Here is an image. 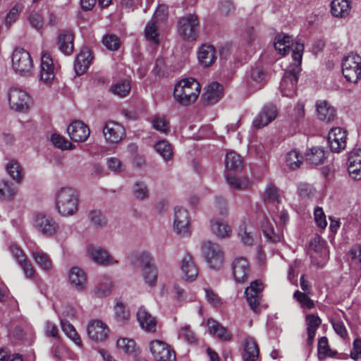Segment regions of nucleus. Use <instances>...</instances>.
Instances as JSON below:
<instances>
[{"label": "nucleus", "mask_w": 361, "mask_h": 361, "mask_svg": "<svg viewBox=\"0 0 361 361\" xmlns=\"http://www.w3.org/2000/svg\"><path fill=\"white\" fill-rule=\"evenodd\" d=\"M200 90V85L195 79L185 78L175 85L173 97L179 104L188 106L196 101Z\"/></svg>", "instance_id": "f257e3e1"}, {"label": "nucleus", "mask_w": 361, "mask_h": 361, "mask_svg": "<svg viewBox=\"0 0 361 361\" xmlns=\"http://www.w3.org/2000/svg\"><path fill=\"white\" fill-rule=\"evenodd\" d=\"M130 260V264L133 267L140 266L142 275L147 284L152 287L156 286L158 271L157 267L153 263L151 255L148 252L142 251L139 253L132 254Z\"/></svg>", "instance_id": "f03ea898"}, {"label": "nucleus", "mask_w": 361, "mask_h": 361, "mask_svg": "<svg viewBox=\"0 0 361 361\" xmlns=\"http://www.w3.org/2000/svg\"><path fill=\"white\" fill-rule=\"evenodd\" d=\"M56 208L61 216L73 215L78 208L76 191L71 188H61L56 196Z\"/></svg>", "instance_id": "7ed1b4c3"}, {"label": "nucleus", "mask_w": 361, "mask_h": 361, "mask_svg": "<svg viewBox=\"0 0 361 361\" xmlns=\"http://www.w3.org/2000/svg\"><path fill=\"white\" fill-rule=\"evenodd\" d=\"M200 23L196 15L188 14L179 18L177 31L180 37L187 41L196 40L199 33Z\"/></svg>", "instance_id": "20e7f679"}, {"label": "nucleus", "mask_w": 361, "mask_h": 361, "mask_svg": "<svg viewBox=\"0 0 361 361\" xmlns=\"http://www.w3.org/2000/svg\"><path fill=\"white\" fill-rule=\"evenodd\" d=\"M11 61L12 68L16 73L25 77L32 75L33 61L30 53L25 49H15L13 51Z\"/></svg>", "instance_id": "39448f33"}, {"label": "nucleus", "mask_w": 361, "mask_h": 361, "mask_svg": "<svg viewBox=\"0 0 361 361\" xmlns=\"http://www.w3.org/2000/svg\"><path fill=\"white\" fill-rule=\"evenodd\" d=\"M342 73L345 78L350 82H357L361 78V57L350 53L343 58Z\"/></svg>", "instance_id": "423d86ee"}, {"label": "nucleus", "mask_w": 361, "mask_h": 361, "mask_svg": "<svg viewBox=\"0 0 361 361\" xmlns=\"http://www.w3.org/2000/svg\"><path fill=\"white\" fill-rule=\"evenodd\" d=\"M202 253L210 269H220L224 262V254L219 245L211 241L202 244Z\"/></svg>", "instance_id": "0eeeda50"}, {"label": "nucleus", "mask_w": 361, "mask_h": 361, "mask_svg": "<svg viewBox=\"0 0 361 361\" xmlns=\"http://www.w3.org/2000/svg\"><path fill=\"white\" fill-rule=\"evenodd\" d=\"M33 226L39 233L46 237L53 236L58 229L56 221L51 216L44 213L36 214L33 221Z\"/></svg>", "instance_id": "6e6552de"}, {"label": "nucleus", "mask_w": 361, "mask_h": 361, "mask_svg": "<svg viewBox=\"0 0 361 361\" xmlns=\"http://www.w3.org/2000/svg\"><path fill=\"white\" fill-rule=\"evenodd\" d=\"M299 72L298 67L291 68L285 72L280 84L283 96L292 97L295 94Z\"/></svg>", "instance_id": "1a4fd4ad"}, {"label": "nucleus", "mask_w": 361, "mask_h": 361, "mask_svg": "<svg viewBox=\"0 0 361 361\" xmlns=\"http://www.w3.org/2000/svg\"><path fill=\"white\" fill-rule=\"evenodd\" d=\"M149 350L157 361H176V353L167 343L154 340L149 343Z\"/></svg>", "instance_id": "9d476101"}, {"label": "nucleus", "mask_w": 361, "mask_h": 361, "mask_svg": "<svg viewBox=\"0 0 361 361\" xmlns=\"http://www.w3.org/2000/svg\"><path fill=\"white\" fill-rule=\"evenodd\" d=\"M263 288V283L258 280L252 281L250 286L245 288V295L246 300L250 308L255 312L260 310V301Z\"/></svg>", "instance_id": "9b49d317"}, {"label": "nucleus", "mask_w": 361, "mask_h": 361, "mask_svg": "<svg viewBox=\"0 0 361 361\" xmlns=\"http://www.w3.org/2000/svg\"><path fill=\"white\" fill-rule=\"evenodd\" d=\"M103 134L108 144H117L126 136V130L120 123L109 121L103 128Z\"/></svg>", "instance_id": "f8f14e48"}, {"label": "nucleus", "mask_w": 361, "mask_h": 361, "mask_svg": "<svg viewBox=\"0 0 361 361\" xmlns=\"http://www.w3.org/2000/svg\"><path fill=\"white\" fill-rule=\"evenodd\" d=\"M109 329L103 322L93 320L87 326V335L92 341L100 343L104 341L109 336Z\"/></svg>", "instance_id": "ddd939ff"}, {"label": "nucleus", "mask_w": 361, "mask_h": 361, "mask_svg": "<svg viewBox=\"0 0 361 361\" xmlns=\"http://www.w3.org/2000/svg\"><path fill=\"white\" fill-rule=\"evenodd\" d=\"M10 107L17 111H24L28 109L29 96L23 90L11 88L8 94Z\"/></svg>", "instance_id": "4468645a"}, {"label": "nucleus", "mask_w": 361, "mask_h": 361, "mask_svg": "<svg viewBox=\"0 0 361 361\" xmlns=\"http://www.w3.org/2000/svg\"><path fill=\"white\" fill-rule=\"evenodd\" d=\"M190 219L187 209L176 207L174 208L173 228L178 235L185 236L189 233Z\"/></svg>", "instance_id": "2eb2a0df"}, {"label": "nucleus", "mask_w": 361, "mask_h": 361, "mask_svg": "<svg viewBox=\"0 0 361 361\" xmlns=\"http://www.w3.org/2000/svg\"><path fill=\"white\" fill-rule=\"evenodd\" d=\"M346 132L341 128H333L328 134V142L333 152H340L346 146Z\"/></svg>", "instance_id": "dca6fc26"}, {"label": "nucleus", "mask_w": 361, "mask_h": 361, "mask_svg": "<svg viewBox=\"0 0 361 361\" xmlns=\"http://www.w3.org/2000/svg\"><path fill=\"white\" fill-rule=\"evenodd\" d=\"M232 273L237 283L246 282L250 274V267L247 260L242 257L235 259L232 263Z\"/></svg>", "instance_id": "f3484780"}, {"label": "nucleus", "mask_w": 361, "mask_h": 361, "mask_svg": "<svg viewBox=\"0 0 361 361\" xmlns=\"http://www.w3.org/2000/svg\"><path fill=\"white\" fill-rule=\"evenodd\" d=\"M70 138L74 142H85L90 136V129L80 121L72 122L67 128Z\"/></svg>", "instance_id": "a211bd4d"}, {"label": "nucleus", "mask_w": 361, "mask_h": 361, "mask_svg": "<svg viewBox=\"0 0 361 361\" xmlns=\"http://www.w3.org/2000/svg\"><path fill=\"white\" fill-rule=\"evenodd\" d=\"M55 77L53 60L48 53H43L41 57L39 71L40 80L46 84L50 83Z\"/></svg>", "instance_id": "6ab92c4d"}, {"label": "nucleus", "mask_w": 361, "mask_h": 361, "mask_svg": "<svg viewBox=\"0 0 361 361\" xmlns=\"http://www.w3.org/2000/svg\"><path fill=\"white\" fill-rule=\"evenodd\" d=\"M277 109L273 104L264 106L253 121V126L256 128H261L276 118Z\"/></svg>", "instance_id": "aec40b11"}, {"label": "nucleus", "mask_w": 361, "mask_h": 361, "mask_svg": "<svg viewBox=\"0 0 361 361\" xmlns=\"http://www.w3.org/2000/svg\"><path fill=\"white\" fill-rule=\"evenodd\" d=\"M223 96V86L216 82L207 85L202 95V100L207 105H213L218 102Z\"/></svg>", "instance_id": "412c9836"}, {"label": "nucleus", "mask_w": 361, "mask_h": 361, "mask_svg": "<svg viewBox=\"0 0 361 361\" xmlns=\"http://www.w3.org/2000/svg\"><path fill=\"white\" fill-rule=\"evenodd\" d=\"M87 254L97 264L112 265L118 263L117 260L114 259L105 250L101 247L89 245Z\"/></svg>", "instance_id": "4be33fe9"}, {"label": "nucleus", "mask_w": 361, "mask_h": 361, "mask_svg": "<svg viewBox=\"0 0 361 361\" xmlns=\"http://www.w3.org/2000/svg\"><path fill=\"white\" fill-rule=\"evenodd\" d=\"M137 319L142 329L147 333L157 331V321L146 309L140 307L137 312Z\"/></svg>", "instance_id": "5701e85b"}, {"label": "nucleus", "mask_w": 361, "mask_h": 361, "mask_svg": "<svg viewBox=\"0 0 361 361\" xmlns=\"http://www.w3.org/2000/svg\"><path fill=\"white\" fill-rule=\"evenodd\" d=\"M92 59L93 56L90 50L87 47L82 48L74 62V69L76 75H80L85 73Z\"/></svg>", "instance_id": "b1692460"}, {"label": "nucleus", "mask_w": 361, "mask_h": 361, "mask_svg": "<svg viewBox=\"0 0 361 361\" xmlns=\"http://www.w3.org/2000/svg\"><path fill=\"white\" fill-rule=\"evenodd\" d=\"M74 35L72 31L63 30L61 31L57 37L59 49L65 55H71L74 49Z\"/></svg>", "instance_id": "393cba45"}, {"label": "nucleus", "mask_w": 361, "mask_h": 361, "mask_svg": "<svg viewBox=\"0 0 361 361\" xmlns=\"http://www.w3.org/2000/svg\"><path fill=\"white\" fill-rule=\"evenodd\" d=\"M197 58L203 67L211 66L216 60V51L214 46L202 44L198 50Z\"/></svg>", "instance_id": "a878e982"}, {"label": "nucleus", "mask_w": 361, "mask_h": 361, "mask_svg": "<svg viewBox=\"0 0 361 361\" xmlns=\"http://www.w3.org/2000/svg\"><path fill=\"white\" fill-rule=\"evenodd\" d=\"M315 107L319 120L330 122L335 118L336 111L326 100H317Z\"/></svg>", "instance_id": "bb28decb"}, {"label": "nucleus", "mask_w": 361, "mask_h": 361, "mask_svg": "<svg viewBox=\"0 0 361 361\" xmlns=\"http://www.w3.org/2000/svg\"><path fill=\"white\" fill-rule=\"evenodd\" d=\"M68 280L73 288L82 291L86 288L87 278L82 269L79 267H72L68 273Z\"/></svg>", "instance_id": "cd10ccee"}, {"label": "nucleus", "mask_w": 361, "mask_h": 361, "mask_svg": "<svg viewBox=\"0 0 361 361\" xmlns=\"http://www.w3.org/2000/svg\"><path fill=\"white\" fill-rule=\"evenodd\" d=\"M183 279L189 282L195 281L198 275V269L192 257L186 254L181 261Z\"/></svg>", "instance_id": "c85d7f7f"}, {"label": "nucleus", "mask_w": 361, "mask_h": 361, "mask_svg": "<svg viewBox=\"0 0 361 361\" xmlns=\"http://www.w3.org/2000/svg\"><path fill=\"white\" fill-rule=\"evenodd\" d=\"M266 73L262 67L256 66L252 67L247 73V82L256 88H261L266 82Z\"/></svg>", "instance_id": "c756f323"}, {"label": "nucleus", "mask_w": 361, "mask_h": 361, "mask_svg": "<svg viewBox=\"0 0 361 361\" xmlns=\"http://www.w3.org/2000/svg\"><path fill=\"white\" fill-rule=\"evenodd\" d=\"M210 227L213 233L220 238L228 237L231 233V228L228 224L216 216L211 219Z\"/></svg>", "instance_id": "7c9ffc66"}, {"label": "nucleus", "mask_w": 361, "mask_h": 361, "mask_svg": "<svg viewBox=\"0 0 361 361\" xmlns=\"http://www.w3.org/2000/svg\"><path fill=\"white\" fill-rule=\"evenodd\" d=\"M305 322L307 324V345H311L314 341L316 332L319 326L321 325L322 319L318 315L309 314L306 315Z\"/></svg>", "instance_id": "2f4dec72"}, {"label": "nucleus", "mask_w": 361, "mask_h": 361, "mask_svg": "<svg viewBox=\"0 0 361 361\" xmlns=\"http://www.w3.org/2000/svg\"><path fill=\"white\" fill-rule=\"evenodd\" d=\"M225 164L228 173H238L243 168V160L240 156L234 152L227 153Z\"/></svg>", "instance_id": "473e14b6"}, {"label": "nucleus", "mask_w": 361, "mask_h": 361, "mask_svg": "<svg viewBox=\"0 0 361 361\" xmlns=\"http://www.w3.org/2000/svg\"><path fill=\"white\" fill-rule=\"evenodd\" d=\"M207 326L210 334L216 335L220 339L228 341L231 338V334L217 321L213 319H209Z\"/></svg>", "instance_id": "72a5a7b5"}, {"label": "nucleus", "mask_w": 361, "mask_h": 361, "mask_svg": "<svg viewBox=\"0 0 361 361\" xmlns=\"http://www.w3.org/2000/svg\"><path fill=\"white\" fill-rule=\"evenodd\" d=\"M350 11V1L348 0H333L331 3V12L335 17H345Z\"/></svg>", "instance_id": "f704fd0d"}, {"label": "nucleus", "mask_w": 361, "mask_h": 361, "mask_svg": "<svg viewBox=\"0 0 361 361\" xmlns=\"http://www.w3.org/2000/svg\"><path fill=\"white\" fill-rule=\"evenodd\" d=\"M259 355V348L252 338H247L244 342L243 361H255Z\"/></svg>", "instance_id": "c9c22d12"}, {"label": "nucleus", "mask_w": 361, "mask_h": 361, "mask_svg": "<svg viewBox=\"0 0 361 361\" xmlns=\"http://www.w3.org/2000/svg\"><path fill=\"white\" fill-rule=\"evenodd\" d=\"M145 36L148 41L155 44L159 43V34L158 32L157 20L153 16L147 23L145 28Z\"/></svg>", "instance_id": "e433bc0d"}, {"label": "nucleus", "mask_w": 361, "mask_h": 361, "mask_svg": "<svg viewBox=\"0 0 361 361\" xmlns=\"http://www.w3.org/2000/svg\"><path fill=\"white\" fill-rule=\"evenodd\" d=\"M32 257L42 269L48 271L52 269V261L46 252L40 250L33 251Z\"/></svg>", "instance_id": "4c0bfd02"}, {"label": "nucleus", "mask_w": 361, "mask_h": 361, "mask_svg": "<svg viewBox=\"0 0 361 361\" xmlns=\"http://www.w3.org/2000/svg\"><path fill=\"white\" fill-rule=\"evenodd\" d=\"M275 222L272 223L269 219H264L262 224V228L264 235L266 236L268 240L272 243H277L281 241V233L275 231Z\"/></svg>", "instance_id": "58836bf2"}, {"label": "nucleus", "mask_w": 361, "mask_h": 361, "mask_svg": "<svg viewBox=\"0 0 361 361\" xmlns=\"http://www.w3.org/2000/svg\"><path fill=\"white\" fill-rule=\"evenodd\" d=\"M306 160L312 164H323L326 159V152L322 147H314L305 154Z\"/></svg>", "instance_id": "ea45409f"}, {"label": "nucleus", "mask_w": 361, "mask_h": 361, "mask_svg": "<svg viewBox=\"0 0 361 361\" xmlns=\"http://www.w3.org/2000/svg\"><path fill=\"white\" fill-rule=\"evenodd\" d=\"M348 256L351 267L361 272V245H354L350 249Z\"/></svg>", "instance_id": "a19ab883"}, {"label": "nucleus", "mask_w": 361, "mask_h": 361, "mask_svg": "<svg viewBox=\"0 0 361 361\" xmlns=\"http://www.w3.org/2000/svg\"><path fill=\"white\" fill-rule=\"evenodd\" d=\"M291 46L290 36L278 35L275 37L274 48L281 55L285 56L288 54Z\"/></svg>", "instance_id": "79ce46f5"}, {"label": "nucleus", "mask_w": 361, "mask_h": 361, "mask_svg": "<svg viewBox=\"0 0 361 361\" xmlns=\"http://www.w3.org/2000/svg\"><path fill=\"white\" fill-rule=\"evenodd\" d=\"M61 326L64 334L79 347L82 346L81 338L74 326L66 319L61 320Z\"/></svg>", "instance_id": "37998d69"}, {"label": "nucleus", "mask_w": 361, "mask_h": 361, "mask_svg": "<svg viewBox=\"0 0 361 361\" xmlns=\"http://www.w3.org/2000/svg\"><path fill=\"white\" fill-rule=\"evenodd\" d=\"M154 149L165 161L172 159L173 155L172 147L166 140L157 142L154 145Z\"/></svg>", "instance_id": "c03bdc74"}, {"label": "nucleus", "mask_w": 361, "mask_h": 361, "mask_svg": "<svg viewBox=\"0 0 361 361\" xmlns=\"http://www.w3.org/2000/svg\"><path fill=\"white\" fill-rule=\"evenodd\" d=\"M226 183L231 188L235 190H242L246 188L249 184V180L247 178H240L233 175V173L226 175Z\"/></svg>", "instance_id": "a18cd8bd"}, {"label": "nucleus", "mask_w": 361, "mask_h": 361, "mask_svg": "<svg viewBox=\"0 0 361 361\" xmlns=\"http://www.w3.org/2000/svg\"><path fill=\"white\" fill-rule=\"evenodd\" d=\"M116 346L126 354H137L138 348L134 340L128 338H121L118 339Z\"/></svg>", "instance_id": "49530a36"}, {"label": "nucleus", "mask_w": 361, "mask_h": 361, "mask_svg": "<svg viewBox=\"0 0 361 361\" xmlns=\"http://www.w3.org/2000/svg\"><path fill=\"white\" fill-rule=\"evenodd\" d=\"M16 192L13 183L8 180H2L0 183V200H12Z\"/></svg>", "instance_id": "de8ad7c7"}, {"label": "nucleus", "mask_w": 361, "mask_h": 361, "mask_svg": "<svg viewBox=\"0 0 361 361\" xmlns=\"http://www.w3.org/2000/svg\"><path fill=\"white\" fill-rule=\"evenodd\" d=\"M6 169L8 175L17 183H20L23 178V171L20 164L16 160H11L7 163Z\"/></svg>", "instance_id": "09e8293b"}, {"label": "nucleus", "mask_w": 361, "mask_h": 361, "mask_svg": "<svg viewBox=\"0 0 361 361\" xmlns=\"http://www.w3.org/2000/svg\"><path fill=\"white\" fill-rule=\"evenodd\" d=\"M88 217L91 224L95 228H103L107 224V219L100 210L90 211Z\"/></svg>", "instance_id": "8fccbe9b"}, {"label": "nucleus", "mask_w": 361, "mask_h": 361, "mask_svg": "<svg viewBox=\"0 0 361 361\" xmlns=\"http://www.w3.org/2000/svg\"><path fill=\"white\" fill-rule=\"evenodd\" d=\"M130 84L128 80H121L111 87V92L119 97H124L128 94L130 90Z\"/></svg>", "instance_id": "3c124183"}, {"label": "nucleus", "mask_w": 361, "mask_h": 361, "mask_svg": "<svg viewBox=\"0 0 361 361\" xmlns=\"http://www.w3.org/2000/svg\"><path fill=\"white\" fill-rule=\"evenodd\" d=\"M265 202H280L279 190L271 183L267 184L264 195Z\"/></svg>", "instance_id": "603ef678"}, {"label": "nucleus", "mask_w": 361, "mask_h": 361, "mask_svg": "<svg viewBox=\"0 0 361 361\" xmlns=\"http://www.w3.org/2000/svg\"><path fill=\"white\" fill-rule=\"evenodd\" d=\"M133 193L135 199L144 200L149 196V190L143 181H136L133 187Z\"/></svg>", "instance_id": "864d4df0"}, {"label": "nucleus", "mask_w": 361, "mask_h": 361, "mask_svg": "<svg viewBox=\"0 0 361 361\" xmlns=\"http://www.w3.org/2000/svg\"><path fill=\"white\" fill-rule=\"evenodd\" d=\"M51 142L54 147L62 150L72 149L75 147L73 144L58 133L51 135Z\"/></svg>", "instance_id": "5fc2aeb1"}, {"label": "nucleus", "mask_w": 361, "mask_h": 361, "mask_svg": "<svg viewBox=\"0 0 361 361\" xmlns=\"http://www.w3.org/2000/svg\"><path fill=\"white\" fill-rule=\"evenodd\" d=\"M302 156L296 149L291 150L286 155V163L292 169L300 167L302 162Z\"/></svg>", "instance_id": "6e6d98bb"}, {"label": "nucleus", "mask_w": 361, "mask_h": 361, "mask_svg": "<svg viewBox=\"0 0 361 361\" xmlns=\"http://www.w3.org/2000/svg\"><path fill=\"white\" fill-rule=\"evenodd\" d=\"M29 25L37 32H42L44 27L43 16L39 12H32L27 17Z\"/></svg>", "instance_id": "4d7b16f0"}, {"label": "nucleus", "mask_w": 361, "mask_h": 361, "mask_svg": "<svg viewBox=\"0 0 361 361\" xmlns=\"http://www.w3.org/2000/svg\"><path fill=\"white\" fill-rule=\"evenodd\" d=\"M317 190L313 185L307 183H300L298 185V194L302 199H312Z\"/></svg>", "instance_id": "13d9d810"}, {"label": "nucleus", "mask_w": 361, "mask_h": 361, "mask_svg": "<svg viewBox=\"0 0 361 361\" xmlns=\"http://www.w3.org/2000/svg\"><path fill=\"white\" fill-rule=\"evenodd\" d=\"M153 128L162 133H167L170 129V124L169 121L164 116H155L152 121Z\"/></svg>", "instance_id": "bf43d9fd"}, {"label": "nucleus", "mask_w": 361, "mask_h": 361, "mask_svg": "<svg viewBox=\"0 0 361 361\" xmlns=\"http://www.w3.org/2000/svg\"><path fill=\"white\" fill-rule=\"evenodd\" d=\"M293 298L300 304L302 307L312 309L314 307V301L305 293L296 290L293 294Z\"/></svg>", "instance_id": "052dcab7"}, {"label": "nucleus", "mask_w": 361, "mask_h": 361, "mask_svg": "<svg viewBox=\"0 0 361 361\" xmlns=\"http://www.w3.org/2000/svg\"><path fill=\"white\" fill-rule=\"evenodd\" d=\"M317 350L319 360L325 359L329 351H331L329 346L328 339L326 336H323L319 339Z\"/></svg>", "instance_id": "680f3d73"}, {"label": "nucleus", "mask_w": 361, "mask_h": 361, "mask_svg": "<svg viewBox=\"0 0 361 361\" xmlns=\"http://www.w3.org/2000/svg\"><path fill=\"white\" fill-rule=\"evenodd\" d=\"M331 323L334 331L337 335H338L343 339H346L348 338V333L343 321L339 319L331 320Z\"/></svg>", "instance_id": "e2e57ef3"}, {"label": "nucleus", "mask_w": 361, "mask_h": 361, "mask_svg": "<svg viewBox=\"0 0 361 361\" xmlns=\"http://www.w3.org/2000/svg\"><path fill=\"white\" fill-rule=\"evenodd\" d=\"M104 45L109 50L115 51L119 48L118 38L115 35H107L103 37Z\"/></svg>", "instance_id": "0e129e2a"}, {"label": "nucleus", "mask_w": 361, "mask_h": 361, "mask_svg": "<svg viewBox=\"0 0 361 361\" xmlns=\"http://www.w3.org/2000/svg\"><path fill=\"white\" fill-rule=\"evenodd\" d=\"M112 283L109 279H106V281L101 283L95 290V294L102 298L108 295L111 293Z\"/></svg>", "instance_id": "69168bd1"}, {"label": "nucleus", "mask_w": 361, "mask_h": 361, "mask_svg": "<svg viewBox=\"0 0 361 361\" xmlns=\"http://www.w3.org/2000/svg\"><path fill=\"white\" fill-rule=\"evenodd\" d=\"M178 336L180 338H184L185 341L190 343H193L195 341V334L188 325H184L180 327L178 332Z\"/></svg>", "instance_id": "338daca9"}, {"label": "nucleus", "mask_w": 361, "mask_h": 361, "mask_svg": "<svg viewBox=\"0 0 361 361\" xmlns=\"http://www.w3.org/2000/svg\"><path fill=\"white\" fill-rule=\"evenodd\" d=\"M350 356L354 360L361 359V338H357L354 340Z\"/></svg>", "instance_id": "774afa93"}]
</instances>
